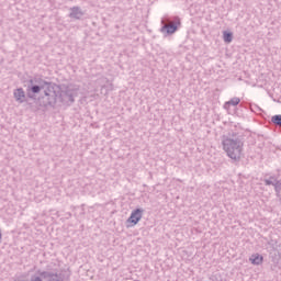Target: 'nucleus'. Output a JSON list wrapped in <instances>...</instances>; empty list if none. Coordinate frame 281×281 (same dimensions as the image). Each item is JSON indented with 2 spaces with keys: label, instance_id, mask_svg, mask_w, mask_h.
<instances>
[{
  "label": "nucleus",
  "instance_id": "f257e3e1",
  "mask_svg": "<svg viewBox=\"0 0 281 281\" xmlns=\"http://www.w3.org/2000/svg\"><path fill=\"white\" fill-rule=\"evenodd\" d=\"M43 93L38 97V104L44 109H54L58 102L59 88L56 83L43 79V77H34L29 80L26 95L30 100H36V93Z\"/></svg>",
  "mask_w": 281,
  "mask_h": 281
},
{
  "label": "nucleus",
  "instance_id": "f03ea898",
  "mask_svg": "<svg viewBox=\"0 0 281 281\" xmlns=\"http://www.w3.org/2000/svg\"><path fill=\"white\" fill-rule=\"evenodd\" d=\"M222 145L229 159H233V161H240V157L243 155V146H245V143L240 136L236 134L231 136H223Z\"/></svg>",
  "mask_w": 281,
  "mask_h": 281
},
{
  "label": "nucleus",
  "instance_id": "7ed1b4c3",
  "mask_svg": "<svg viewBox=\"0 0 281 281\" xmlns=\"http://www.w3.org/2000/svg\"><path fill=\"white\" fill-rule=\"evenodd\" d=\"M175 23L166 24L160 27L161 34L165 36H172L176 32H178L179 26L181 25V19L179 16L173 18Z\"/></svg>",
  "mask_w": 281,
  "mask_h": 281
},
{
  "label": "nucleus",
  "instance_id": "20e7f679",
  "mask_svg": "<svg viewBox=\"0 0 281 281\" xmlns=\"http://www.w3.org/2000/svg\"><path fill=\"white\" fill-rule=\"evenodd\" d=\"M57 99L61 102V104H65L66 106H71V104H74L75 102L74 90H60L59 88Z\"/></svg>",
  "mask_w": 281,
  "mask_h": 281
},
{
  "label": "nucleus",
  "instance_id": "39448f33",
  "mask_svg": "<svg viewBox=\"0 0 281 281\" xmlns=\"http://www.w3.org/2000/svg\"><path fill=\"white\" fill-rule=\"evenodd\" d=\"M144 216V209H135L126 220V227H135Z\"/></svg>",
  "mask_w": 281,
  "mask_h": 281
},
{
  "label": "nucleus",
  "instance_id": "423d86ee",
  "mask_svg": "<svg viewBox=\"0 0 281 281\" xmlns=\"http://www.w3.org/2000/svg\"><path fill=\"white\" fill-rule=\"evenodd\" d=\"M14 99L19 102V104H23V102H27V94H25V91L23 88H18L13 92Z\"/></svg>",
  "mask_w": 281,
  "mask_h": 281
},
{
  "label": "nucleus",
  "instance_id": "0eeeda50",
  "mask_svg": "<svg viewBox=\"0 0 281 281\" xmlns=\"http://www.w3.org/2000/svg\"><path fill=\"white\" fill-rule=\"evenodd\" d=\"M85 16V12L80 7L70 8L69 19H75L76 21H80Z\"/></svg>",
  "mask_w": 281,
  "mask_h": 281
},
{
  "label": "nucleus",
  "instance_id": "6e6552de",
  "mask_svg": "<svg viewBox=\"0 0 281 281\" xmlns=\"http://www.w3.org/2000/svg\"><path fill=\"white\" fill-rule=\"evenodd\" d=\"M240 104V98L234 97L229 101H226L224 103V109L226 111H229V106H238Z\"/></svg>",
  "mask_w": 281,
  "mask_h": 281
},
{
  "label": "nucleus",
  "instance_id": "1a4fd4ad",
  "mask_svg": "<svg viewBox=\"0 0 281 281\" xmlns=\"http://www.w3.org/2000/svg\"><path fill=\"white\" fill-rule=\"evenodd\" d=\"M249 260L251 265L259 266V265H262L265 257H262L260 254H254L250 256Z\"/></svg>",
  "mask_w": 281,
  "mask_h": 281
},
{
  "label": "nucleus",
  "instance_id": "9d476101",
  "mask_svg": "<svg viewBox=\"0 0 281 281\" xmlns=\"http://www.w3.org/2000/svg\"><path fill=\"white\" fill-rule=\"evenodd\" d=\"M103 82H106L108 85H103L101 87V93H104L106 95L109 91H113V83L109 82V79L103 78Z\"/></svg>",
  "mask_w": 281,
  "mask_h": 281
},
{
  "label": "nucleus",
  "instance_id": "9b49d317",
  "mask_svg": "<svg viewBox=\"0 0 281 281\" xmlns=\"http://www.w3.org/2000/svg\"><path fill=\"white\" fill-rule=\"evenodd\" d=\"M223 38H224V43H232V41H234V33L224 31Z\"/></svg>",
  "mask_w": 281,
  "mask_h": 281
},
{
  "label": "nucleus",
  "instance_id": "f8f14e48",
  "mask_svg": "<svg viewBox=\"0 0 281 281\" xmlns=\"http://www.w3.org/2000/svg\"><path fill=\"white\" fill-rule=\"evenodd\" d=\"M37 273H38L41 280L49 281V278L52 277L53 272L38 270Z\"/></svg>",
  "mask_w": 281,
  "mask_h": 281
},
{
  "label": "nucleus",
  "instance_id": "ddd939ff",
  "mask_svg": "<svg viewBox=\"0 0 281 281\" xmlns=\"http://www.w3.org/2000/svg\"><path fill=\"white\" fill-rule=\"evenodd\" d=\"M271 122L274 124V126H281V114L273 115L271 117Z\"/></svg>",
  "mask_w": 281,
  "mask_h": 281
},
{
  "label": "nucleus",
  "instance_id": "4468645a",
  "mask_svg": "<svg viewBox=\"0 0 281 281\" xmlns=\"http://www.w3.org/2000/svg\"><path fill=\"white\" fill-rule=\"evenodd\" d=\"M48 281H65L63 280V274H58V272H53L48 279Z\"/></svg>",
  "mask_w": 281,
  "mask_h": 281
},
{
  "label": "nucleus",
  "instance_id": "2eb2a0df",
  "mask_svg": "<svg viewBox=\"0 0 281 281\" xmlns=\"http://www.w3.org/2000/svg\"><path fill=\"white\" fill-rule=\"evenodd\" d=\"M265 181H273V183H276V181H278V180H277L276 176H270L269 179H265Z\"/></svg>",
  "mask_w": 281,
  "mask_h": 281
},
{
  "label": "nucleus",
  "instance_id": "dca6fc26",
  "mask_svg": "<svg viewBox=\"0 0 281 281\" xmlns=\"http://www.w3.org/2000/svg\"><path fill=\"white\" fill-rule=\"evenodd\" d=\"M256 109H257L258 111H262V109H260V108H259V106H257V105H256Z\"/></svg>",
  "mask_w": 281,
  "mask_h": 281
}]
</instances>
